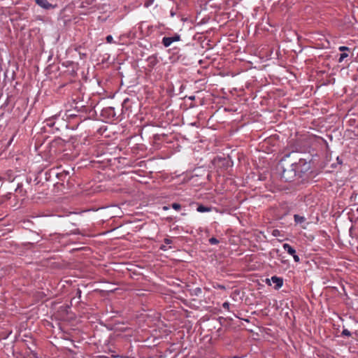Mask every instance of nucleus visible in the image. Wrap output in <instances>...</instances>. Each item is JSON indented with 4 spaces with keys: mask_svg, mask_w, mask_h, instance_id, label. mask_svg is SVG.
I'll list each match as a JSON object with an SVG mask.
<instances>
[{
    "mask_svg": "<svg viewBox=\"0 0 358 358\" xmlns=\"http://www.w3.org/2000/svg\"><path fill=\"white\" fill-rule=\"evenodd\" d=\"M271 282L275 284V289H279L283 285V279L278 276H272L271 279L266 278V283L271 285Z\"/></svg>",
    "mask_w": 358,
    "mask_h": 358,
    "instance_id": "nucleus-1",
    "label": "nucleus"
},
{
    "mask_svg": "<svg viewBox=\"0 0 358 358\" xmlns=\"http://www.w3.org/2000/svg\"><path fill=\"white\" fill-rule=\"evenodd\" d=\"M180 40V36L178 34H175L173 36L171 37H164L162 38V44L164 47L168 48L169 47L173 42H177Z\"/></svg>",
    "mask_w": 358,
    "mask_h": 358,
    "instance_id": "nucleus-2",
    "label": "nucleus"
},
{
    "mask_svg": "<svg viewBox=\"0 0 358 358\" xmlns=\"http://www.w3.org/2000/svg\"><path fill=\"white\" fill-rule=\"evenodd\" d=\"M36 2L38 6L45 9H50L54 7L47 0H36Z\"/></svg>",
    "mask_w": 358,
    "mask_h": 358,
    "instance_id": "nucleus-3",
    "label": "nucleus"
},
{
    "mask_svg": "<svg viewBox=\"0 0 358 358\" xmlns=\"http://www.w3.org/2000/svg\"><path fill=\"white\" fill-rule=\"evenodd\" d=\"M282 248L290 255L296 253V250L288 243H284Z\"/></svg>",
    "mask_w": 358,
    "mask_h": 358,
    "instance_id": "nucleus-4",
    "label": "nucleus"
},
{
    "mask_svg": "<svg viewBox=\"0 0 358 358\" xmlns=\"http://www.w3.org/2000/svg\"><path fill=\"white\" fill-rule=\"evenodd\" d=\"M294 220L296 224H302L306 221L305 217L301 216L299 215H294Z\"/></svg>",
    "mask_w": 358,
    "mask_h": 358,
    "instance_id": "nucleus-5",
    "label": "nucleus"
},
{
    "mask_svg": "<svg viewBox=\"0 0 358 358\" xmlns=\"http://www.w3.org/2000/svg\"><path fill=\"white\" fill-rule=\"evenodd\" d=\"M196 210L199 213L210 212L211 210V208L203 205H199L197 207Z\"/></svg>",
    "mask_w": 358,
    "mask_h": 358,
    "instance_id": "nucleus-6",
    "label": "nucleus"
},
{
    "mask_svg": "<svg viewBox=\"0 0 358 358\" xmlns=\"http://www.w3.org/2000/svg\"><path fill=\"white\" fill-rule=\"evenodd\" d=\"M348 57V54L345 53V52L344 53H341L340 55V57L338 59V62H340V63L342 62Z\"/></svg>",
    "mask_w": 358,
    "mask_h": 358,
    "instance_id": "nucleus-7",
    "label": "nucleus"
},
{
    "mask_svg": "<svg viewBox=\"0 0 358 358\" xmlns=\"http://www.w3.org/2000/svg\"><path fill=\"white\" fill-rule=\"evenodd\" d=\"M209 243L211 245H216L219 243V241L216 238L212 237L209 239Z\"/></svg>",
    "mask_w": 358,
    "mask_h": 358,
    "instance_id": "nucleus-8",
    "label": "nucleus"
},
{
    "mask_svg": "<svg viewBox=\"0 0 358 358\" xmlns=\"http://www.w3.org/2000/svg\"><path fill=\"white\" fill-rule=\"evenodd\" d=\"M172 208L176 210H180L181 208V206L180 204L178 203H173L172 205H171Z\"/></svg>",
    "mask_w": 358,
    "mask_h": 358,
    "instance_id": "nucleus-9",
    "label": "nucleus"
},
{
    "mask_svg": "<svg viewBox=\"0 0 358 358\" xmlns=\"http://www.w3.org/2000/svg\"><path fill=\"white\" fill-rule=\"evenodd\" d=\"M154 0H148L145 2L144 6L145 7L148 8L153 3Z\"/></svg>",
    "mask_w": 358,
    "mask_h": 358,
    "instance_id": "nucleus-10",
    "label": "nucleus"
},
{
    "mask_svg": "<svg viewBox=\"0 0 358 358\" xmlns=\"http://www.w3.org/2000/svg\"><path fill=\"white\" fill-rule=\"evenodd\" d=\"M229 306H230V303L227 301L224 302L223 304H222V307L227 310H229Z\"/></svg>",
    "mask_w": 358,
    "mask_h": 358,
    "instance_id": "nucleus-11",
    "label": "nucleus"
},
{
    "mask_svg": "<svg viewBox=\"0 0 358 358\" xmlns=\"http://www.w3.org/2000/svg\"><path fill=\"white\" fill-rule=\"evenodd\" d=\"M106 39L108 43H111L113 41V38L111 35L107 36Z\"/></svg>",
    "mask_w": 358,
    "mask_h": 358,
    "instance_id": "nucleus-12",
    "label": "nucleus"
},
{
    "mask_svg": "<svg viewBox=\"0 0 358 358\" xmlns=\"http://www.w3.org/2000/svg\"><path fill=\"white\" fill-rule=\"evenodd\" d=\"M292 256L293 257L294 260L295 262H300V258H299V257L296 253H294V255H292Z\"/></svg>",
    "mask_w": 358,
    "mask_h": 358,
    "instance_id": "nucleus-13",
    "label": "nucleus"
},
{
    "mask_svg": "<svg viewBox=\"0 0 358 358\" xmlns=\"http://www.w3.org/2000/svg\"><path fill=\"white\" fill-rule=\"evenodd\" d=\"M342 334L347 336H350L351 335L350 331H348V329H343L342 331Z\"/></svg>",
    "mask_w": 358,
    "mask_h": 358,
    "instance_id": "nucleus-14",
    "label": "nucleus"
},
{
    "mask_svg": "<svg viewBox=\"0 0 358 358\" xmlns=\"http://www.w3.org/2000/svg\"><path fill=\"white\" fill-rule=\"evenodd\" d=\"M149 61H150V64L152 66L155 65V64H156V59L155 58L149 57Z\"/></svg>",
    "mask_w": 358,
    "mask_h": 358,
    "instance_id": "nucleus-15",
    "label": "nucleus"
},
{
    "mask_svg": "<svg viewBox=\"0 0 358 358\" xmlns=\"http://www.w3.org/2000/svg\"><path fill=\"white\" fill-rule=\"evenodd\" d=\"M338 50H339V51L343 52V51H345V50H349V48H348L346 46H340L338 48Z\"/></svg>",
    "mask_w": 358,
    "mask_h": 358,
    "instance_id": "nucleus-16",
    "label": "nucleus"
},
{
    "mask_svg": "<svg viewBox=\"0 0 358 358\" xmlns=\"http://www.w3.org/2000/svg\"><path fill=\"white\" fill-rule=\"evenodd\" d=\"M164 242L165 244L169 245L172 243V241H171V239L166 238H164Z\"/></svg>",
    "mask_w": 358,
    "mask_h": 358,
    "instance_id": "nucleus-17",
    "label": "nucleus"
},
{
    "mask_svg": "<svg viewBox=\"0 0 358 358\" xmlns=\"http://www.w3.org/2000/svg\"><path fill=\"white\" fill-rule=\"evenodd\" d=\"M160 249L164 251L167 250V248L164 245H161Z\"/></svg>",
    "mask_w": 358,
    "mask_h": 358,
    "instance_id": "nucleus-18",
    "label": "nucleus"
},
{
    "mask_svg": "<svg viewBox=\"0 0 358 358\" xmlns=\"http://www.w3.org/2000/svg\"><path fill=\"white\" fill-rule=\"evenodd\" d=\"M357 211H358V208H357Z\"/></svg>",
    "mask_w": 358,
    "mask_h": 358,
    "instance_id": "nucleus-19",
    "label": "nucleus"
}]
</instances>
